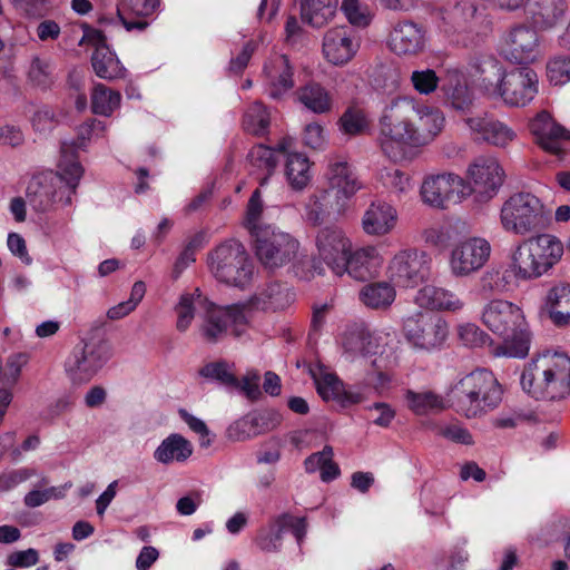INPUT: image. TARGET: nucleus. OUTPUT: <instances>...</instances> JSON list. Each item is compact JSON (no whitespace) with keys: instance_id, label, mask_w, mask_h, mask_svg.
Instances as JSON below:
<instances>
[{"instance_id":"1","label":"nucleus","mask_w":570,"mask_h":570,"mask_svg":"<svg viewBox=\"0 0 570 570\" xmlns=\"http://www.w3.org/2000/svg\"><path fill=\"white\" fill-rule=\"evenodd\" d=\"M445 127L442 110L413 96L392 99L380 117L379 141L392 160L403 159L406 147H424L433 142Z\"/></svg>"},{"instance_id":"2","label":"nucleus","mask_w":570,"mask_h":570,"mask_svg":"<svg viewBox=\"0 0 570 570\" xmlns=\"http://www.w3.org/2000/svg\"><path fill=\"white\" fill-rule=\"evenodd\" d=\"M106 129L104 121L90 119L78 127L76 139L61 142L57 170L37 174L28 184L27 197L37 210L46 212L55 205L66 207L72 204L85 173L77 150H85L90 142L102 138Z\"/></svg>"},{"instance_id":"3","label":"nucleus","mask_w":570,"mask_h":570,"mask_svg":"<svg viewBox=\"0 0 570 570\" xmlns=\"http://www.w3.org/2000/svg\"><path fill=\"white\" fill-rule=\"evenodd\" d=\"M468 72L481 94L508 107H524L539 91V78L533 69L518 67L508 70L490 55L473 58Z\"/></svg>"},{"instance_id":"4","label":"nucleus","mask_w":570,"mask_h":570,"mask_svg":"<svg viewBox=\"0 0 570 570\" xmlns=\"http://www.w3.org/2000/svg\"><path fill=\"white\" fill-rule=\"evenodd\" d=\"M482 323L503 342L492 351L497 357L524 358L530 351V333L523 311L505 299H492L482 309Z\"/></svg>"},{"instance_id":"5","label":"nucleus","mask_w":570,"mask_h":570,"mask_svg":"<svg viewBox=\"0 0 570 570\" xmlns=\"http://www.w3.org/2000/svg\"><path fill=\"white\" fill-rule=\"evenodd\" d=\"M525 393L537 400H562L570 396V357L544 352L529 362L520 377Z\"/></svg>"},{"instance_id":"6","label":"nucleus","mask_w":570,"mask_h":570,"mask_svg":"<svg viewBox=\"0 0 570 570\" xmlns=\"http://www.w3.org/2000/svg\"><path fill=\"white\" fill-rule=\"evenodd\" d=\"M456 411L468 419L494 410L502 401V389L488 370H476L461 377L449 392Z\"/></svg>"},{"instance_id":"7","label":"nucleus","mask_w":570,"mask_h":570,"mask_svg":"<svg viewBox=\"0 0 570 570\" xmlns=\"http://www.w3.org/2000/svg\"><path fill=\"white\" fill-rule=\"evenodd\" d=\"M542 202L530 193L510 196L500 210L502 228L514 235L524 236L542 228L547 223Z\"/></svg>"},{"instance_id":"8","label":"nucleus","mask_w":570,"mask_h":570,"mask_svg":"<svg viewBox=\"0 0 570 570\" xmlns=\"http://www.w3.org/2000/svg\"><path fill=\"white\" fill-rule=\"evenodd\" d=\"M539 29L529 22H520L509 28L500 39V56L515 65H529L541 57Z\"/></svg>"},{"instance_id":"9","label":"nucleus","mask_w":570,"mask_h":570,"mask_svg":"<svg viewBox=\"0 0 570 570\" xmlns=\"http://www.w3.org/2000/svg\"><path fill=\"white\" fill-rule=\"evenodd\" d=\"M111 346L104 338H89L73 348L66 362V372L75 383L89 382L110 360Z\"/></svg>"},{"instance_id":"10","label":"nucleus","mask_w":570,"mask_h":570,"mask_svg":"<svg viewBox=\"0 0 570 570\" xmlns=\"http://www.w3.org/2000/svg\"><path fill=\"white\" fill-rule=\"evenodd\" d=\"M264 205L261 190L256 189L248 200L245 216V226L255 240V249H282L298 247V240L289 233L283 232L272 225H259Z\"/></svg>"},{"instance_id":"11","label":"nucleus","mask_w":570,"mask_h":570,"mask_svg":"<svg viewBox=\"0 0 570 570\" xmlns=\"http://www.w3.org/2000/svg\"><path fill=\"white\" fill-rule=\"evenodd\" d=\"M403 332L406 341L414 348L434 351L445 343L449 326L440 316L416 313L404 320Z\"/></svg>"},{"instance_id":"12","label":"nucleus","mask_w":570,"mask_h":570,"mask_svg":"<svg viewBox=\"0 0 570 570\" xmlns=\"http://www.w3.org/2000/svg\"><path fill=\"white\" fill-rule=\"evenodd\" d=\"M417 240L425 247L440 249H490L487 239L470 235L462 226L451 223L424 227L419 233Z\"/></svg>"},{"instance_id":"13","label":"nucleus","mask_w":570,"mask_h":570,"mask_svg":"<svg viewBox=\"0 0 570 570\" xmlns=\"http://www.w3.org/2000/svg\"><path fill=\"white\" fill-rule=\"evenodd\" d=\"M245 305L235 304L229 306H216L208 304L206 314L200 327L202 335L206 341L215 343L220 340L228 330L235 336H240L247 326L248 317Z\"/></svg>"},{"instance_id":"14","label":"nucleus","mask_w":570,"mask_h":570,"mask_svg":"<svg viewBox=\"0 0 570 570\" xmlns=\"http://www.w3.org/2000/svg\"><path fill=\"white\" fill-rule=\"evenodd\" d=\"M250 252H209L208 265L214 276L227 285L245 287L254 275Z\"/></svg>"},{"instance_id":"15","label":"nucleus","mask_w":570,"mask_h":570,"mask_svg":"<svg viewBox=\"0 0 570 570\" xmlns=\"http://www.w3.org/2000/svg\"><path fill=\"white\" fill-rule=\"evenodd\" d=\"M424 204L444 208L449 202H460L470 194V187L455 174H441L424 179L420 190Z\"/></svg>"},{"instance_id":"16","label":"nucleus","mask_w":570,"mask_h":570,"mask_svg":"<svg viewBox=\"0 0 570 570\" xmlns=\"http://www.w3.org/2000/svg\"><path fill=\"white\" fill-rule=\"evenodd\" d=\"M326 264L336 275L347 273L357 281L373 277L382 263L376 252H330Z\"/></svg>"},{"instance_id":"17","label":"nucleus","mask_w":570,"mask_h":570,"mask_svg":"<svg viewBox=\"0 0 570 570\" xmlns=\"http://www.w3.org/2000/svg\"><path fill=\"white\" fill-rule=\"evenodd\" d=\"M79 45L95 47L91 65L95 73L106 80H115L125 76L126 69L106 43V37L100 30L83 27V36Z\"/></svg>"},{"instance_id":"18","label":"nucleus","mask_w":570,"mask_h":570,"mask_svg":"<svg viewBox=\"0 0 570 570\" xmlns=\"http://www.w3.org/2000/svg\"><path fill=\"white\" fill-rule=\"evenodd\" d=\"M463 121L475 140L497 148L508 147L518 137L512 127L489 114L470 116Z\"/></svg>"},{"instance_id":"19","label":"nucleus","mask_w":570,"mask_h":570,"mask_svg":"<svg viewBox=\"0 0 570 570\" xmlns=\"http://www.w3.org/2000/svg\"><path fill=\"white\" fill-rule=\"evenodd\" d=\"M438 14L441 21L439 28L449 37L456 36L455 41L465 42L466 39L475 33L479 17L473 4L458 2L441 8Z\"/></svg>"},{"instance_id":"20","label":"nucleus","mask_w":570,"mask_h":570,"mask_svg":"<svg viewBox=\"0 0 570 570\" xmlns=\"http://www.w3.org/2000/svg\"><path fill=\"white\" fill-rule=\"evenodd\" d=\"M358 49L360 40L356 33L347 26L332 28L323 37V56L334 66H344L350 62Z\"/></svg>"},{"instance_id":"21","label":"nucleus","mask_w":570,"mask_h":570,"mask_svg":"<svg viewBox=\"0 0 570 570\" xmlns=\"http://www.w3.org/2000/svg\"><path fill=\"white\" fill-rule=\"evenodd\" d=\"M389 271L391 278L401 285L415 286L428 277L430 258L426 252H397Z\"/></svg>"},{"instance_id":"22","label":"nucleus","mask_w":570,"mask_h":570,"mask_svg":"<svg viewBox=\"0 0 570 570\" xmlns=\"http://www.w3.org/2000/svg\"><path fill=\"white\" fill-rule=\"evenodd\" d=\"M325 177L328 185L325 190L331 193L338 207H343L361 187L351 165L341 156L328 159Z\"/></svg>"},{"instance_id":"23","label":"nucleus","mask_w":570,"mask_h":570,"mask_svg":"<svg viewBox=\"0 0 570 570\" xmlns=\"http://www.w3.org/2000/svg\"><path fill=\"white\" fill-rule=\"evenodd\" d=\"M468 177L471 189L492 197L503 183L504 171L494 156H479L469 166Z\"/></svg>"},{"instance_id":"24","label":"nucleus","mask_w":570,"mask_h":570,"mask_svg":"<svg viewBox=\"0 0 570 570\" xmlns=\"http://www.w3.org/2000/svg\"><path fill=\"white\" fill-rule=\"evenodd\" d=\"M521 7L527 22L540 31L554 29L568 12L567 0H523Z\"/></svg>"},{"instance_id":"25","label":"nucleus","mask_w":570,"mask_h":570,"mask_svg":"<svg viewBox=\"0 0 570 570\" xmlns=\"http://www.w3.org/2000/svg\"><path fill=\"white\" fill-rule=\"evenodd\" d=\"M563 252H513L511 266L515 277L534 279L549 273L562 258Z\"/></svg>"},{"instance_id":"26","label":"nucleus","mask_w":570,"mask_h":570,"mask_svg":"<svg viewBox=\"0 0 570 570\" xmlns=\"http://www.w3.org/2000/svg\"><path fill=\"white\" fill-rule=\"evenodd\" d=\"M530 131L537 144L548 153L559 155L570 140V131L557 124L547 111H540L530 122Z\"/></svg>"},{"instance_id":"27","label":"nucleus","mask_w":570,"mask_h":570,"mask_svg":"<svg viewBox=\"0 0 570 570\" xmlns=\"http://www.w3.org/2000/svg\"><path fill=\"white\" fill-rule=\"evenodd\" d=\"M441 89L446 102L456 111L466 112L471 109L474 95L468 86V77L459 67H448Z\"/></svg>"},{"instance_id":"28","label":"nucleus","mask_w":570,"mask_h":570,"mask_svg":"<svg viewBox=\"0 0 570 570\" xmlns=\"http://www.w3.org/2000/svg\"><path fill=\"white\" fill-rule=\"evenodd\" d=\"M293 68L284 55L272 56L264 66V79L268 96L281 99L294 87Z\"/></svg>"},{"instance_id":"29","label":"nucleus","mask_w":570,"mask_h":570,"mask_svg":"<svg viewBox=\"0 0 570 570\" xmlns=\"http://www.w3.org/2000/svg\"><path fill=\"white\" fill-rule=\"evenodd\" d=\"M281 421L282 416L276 411L250 413L232 424L228 433L236 440H245L275 430Z\"/></svg>"},{"instance_id":"30","label":"nucleus","mask_w":570,"mask_h":570,"mask_svg":"<svg viewBox=\"0 0 570 570\" xmlns=\"http://www.w3.org/2000/svg\"><path fill=\"white\" fill-rule=\"evenodd\" d=\"M397 217L393 205L382 200L373 202L363 215L362 227L367 235L383 236L394 229Z\"/></svg>"},{"instance_id":"31","label":"nucleus","mask_w":570,"mask_h":570,"mask_svg":"<svg viewBox=\"0 0 570 570\" xmlns=\"http://www.w3.org/2000/svg\"><path fill=\"white\" fill-rule=\"evenodd\" d=\"M389 48L396 55H415L424 47V35L413 22H400L390 33Z\"/></svg>"},{"instance_id":"32","label":"nucleus","mask_w":570,"mask_h":570,"mask_svg":"<svg viewBox=\"0 0 570 570\" xmlns=\"http://www.w3.org/2000/svg\"><path fill=\"white\" fill-rule=\"evenodd\" d=\"M293 302L294 294L287 285L271 283L257 292L248 304L257 309L278 311L288 307Z\"/></svg>"},{"instance_id":"33","label":"nucleus","mask_w":570,"mask_h":570,"mask_svg":"<svg viewBox=\"0 0 570 570\" xmlns=\"http://www.w3.org/2000/svg\"><path fill=\"white\" fill-rule=\"evenodd\" d=\"M415 301L422 307L438 311L456 312L464 306L463 301L455 293L433 285L421 288L415 296Z\"/></svg>"},{"instance_id":"34","label":"nucleus","mask_w":570,"mask_h":570,"mask_svg":"<svg viewBox=\"0 0 570 570\" xmlns=\"http://www.w3.org/2000/svg\"><path fill=\"white\" fill-rule=\"evenodd\" d=\"M193 451V444L186 438L171 433L157 446L154 459L163 464L181 463L191 456Z\"/></svg>"},{"instance_id":"35","label":"nucleus","mask_w":570,"mask_h":570,"mask_svg":"<svg viewBox=\"0 0 570 570\" xmlns=\"http://www.w3.org/2000/svg\"><path fill=\"white\" fill-rule=\"evenodd\" d=\"M546 306L549 317L557 326L570 324V284L559 283L548 291Z\"/></svg>"},{"instance_id":"36","label":"nucleus","mask_w":570,"mask_h":570,"mask_svg":"<svg viewBox=\"0 0 570 570\" xmlns=\"http://www.w3.org/2000/svg\"><path fill=\"white\" fill-rule=\"evenodd\" d=\"M396 291L389 282L365 284L358 292L360 302L370 309L385 311L395 301Z\"/></svg>"},{"instance_id":"37","label":"nucleus","mask_w":570,"mask_h":570,"mask_svg":"<svg viewBox=\"0 0 570 570\" xmlns=\"http://www.w3.org/2000/svg\"><path fill=\"white\" fill-rule=\"evenodd\" d=\"M298 101L314 114H326L332 110L333 97L331 92L317 82H309L297 91Z\"/></svg>"},{"instance_id":"38","label":"nucleus","mask_w":570,"mask_h":570,"mask_svg":"<svg viewBox=\"0 0 570 570\" xmlns=\"http://www.w3.org/2000/svg\"><path fill=\"white\" fill-rule=\"evenodd\" d=\"M288 520L286 515H278L261 528L254 539L255 546L265 553L278 552L283 543L284 525Z\"/></svg>"},{"instance_id":"39","label":"nucleus","mask_w":570,"mask_h":570,"mask_svg":"<svg viewBox=\"0 0 570 570\" xmlns=\"http://www.w3.org/2000/svg\"><path fill=\"white\" fill-rule=\"evenodd\" d=\"M285 174L292 188L301 190L311 181V163L302 153H287Z\"/></svg>"},{"instance_id":"40","label":"nucleus","mask_w":570,"mask_h":570,"mask_svg":"<svg viewBox=\"0 0 570 570\" xmlns=\"http://www.w3.org/2000/svg\"><path fill=\"white\" fill-rule=\"evenodd\" d=\"M405 400L409 409L416 415H426L446 409L444 399L432 391L414 392L407 390Z\"/></svg>"},{"instance_id":"41","label":"nucleus","mask_w":570,"mask_h":570,"mask_svg":"<svg viewBox=\"0 0 570 570\" xmlns=\"http://www.w3.org/2000/svg\"><path fill=\"white\" fill-rule=\"evenodd\" d=\"M338 0H311L302 4V18L314 28H321L335 16Z\"/></svg>"},{"instance_id":"42","label":"nucleus","mask_w":570,"mask_h":570,"mask_svg":"<svg viewBox=\"0 0 570 570\" xmlns=\"http://www.w3.org/2000/svg\"><path fill=\"white\" fill-rule=\"evenodd\" d=\"M489 261V252H451L450 267L455 276H468Z\"/></svg>"},{"instance_id":"43","label":"nucleus","mask_w":570,"mask_h":570,"mask_svg":"<svg viewBox=\"0 0 570 570\" xmlns=\"http://www.w3.org/2000/svg\"><path fill=\"white\" fill-rule=\"evenodd\" d=\"M341 208L342 207L336 205L335 198L331 193L324 189L311 195L306 199L304 204V216L308 222L318 224L331 209L340 210Z\"/></svg>"},{"instance_id":"44","label":"nucleus","mask_w":570,"mask_h":570,"mask_svg":"<svg viewBox=\"0 0 570 570\" xmlns=\"http://www.w3.org/2000/svg\"><path fill=\"white\" fill-rule=\"evenodd\" d=\"M291 147V140H284L275 149L264 145L253 147L248 154L249 161L254 167L272 174L278 164V154H286Z\"/></svg>"},{"instance_id":"45","label":"nucleus","mask_w":570,"mask_h":570,"mask_svg":"<svg viewBox=\"0 0 570 570\" xmlns=\"http://www.w3.org/2000/svg\"><path fill=\"white\" fill-rule=\"evenodd\" d=\"M206 299L203 297L200 291L196 288L193 293L183 294L177 303L175 311L177 314L176 327L179 332H185L190 326L195 311L197 307L203 306Z\"/></svg>"},{"instance_id":"46","label":"nucleus","mask_w":570,"mask_h":570,"mask_svg":"<svg viewBox=\"0 0 570 570\" xmlns=\"http://www.w3.org/2000/svg\"><path fill=\"white\" fill-rule=\"evenodd\" d=\"M513 267L490 269L482 276V288L490 293H508L517 287Z\"/></svg>"},{"instance_id":"47","label":"nucleus","mask_w":570,"mask_h":570,"mask_svg":"<svg viewBox=\"0 0 570 570\" xmlns=\"http://www.w3.org/2000/svg\"><path fill=\"white\" fill-rule=\"evenodd\" d=\"M121 96L118 91L97 83L91 92V109L96 115L109 117L119 108Z\"/></svg>"},{"instance_id":"48","label":"nucleus","mask_w":570,"mask_h":570,"mask_svg":"<svg viewBox=\"0 0 570 570\" xmlns=\"http://www.w3.org/2000/svg\"><path fill=\"white\" fill-rule=\"evenodd\" d=\"M269 124V111L261 101H254L245 110L243 127L247 132L263 135L268 130Z\"/></svg>"},{"instance_id":"49","label":"nucleus","mask_w":570,"mask_h":570,"mask_svg":"<svg viewBox=\"0 0 570 570\" xmlns=\"http://www.w3.org/2000/svg\"><path fill=\"white\" fill-rule=\"evenodd\" d=\"M379 178L386 189L397 196L407 194L413 188L411 178L396 168H383Z\"/></svg>"},{"instance_id":"50","label":"nucleus","mask_w":570,"mask_h":570,"mask_svg":"<svg viewBox=\"0 0 570 570\" xmlns=\"http://www.w3.org/2000/svg\"><path fill=\"white\" fill-rule=\"evenodd\" d=\"M410 83L419 95L430 96L438 89L440 78L433 69H417L411 72Z\"/></svg>"},{"instance_id":"51","label":"nucleus","mask_w":570,"mask_h":570,"mask_svg":"<svg viewBox=\"0 0 570 570\" xmlns=\"http://www.w3.org/2000/svg\"><path fill=\"white\" fill-rule=\"evenodd\" d=\"M199 374L209 380L219 382L225 386H238V380L232 372V366L226 362H214L204 365Z\"/></svg>"},{"instance_id":"52","label":"nucleus","mask_w":570,"mask_h":570,"mask_svg":"<svg viewBox=\"0 0 570 570\" xmlns=\"http://www.w3.org/2000/svg\"><path fill=\"white\" fill-rule=\"evenodd\" d=\"M317 249H351L352 243L338 228L322 229L316 237Z\"/></svg>"},{"instance_id":"53","label":"nucleus","mask_w":570,"mask_h":570,"mask_svg":"<svg viewBox=\"0 0 570 570\" xmlns=\"http://www.w3.org/2000/svg\"><path fill=\"white\" fill-rule=\"evenodd\" d=\"M547 77L551 85L562 86L570 81V56H557L547 63Z\"/></svg>"},{"instance_id":"54","label":"nucleus","mask_w":570,"mask_h":570,"mask_svg":"<svg viewBox=\"0 0 570 570\" xmlns=\"http://www.w3.org/2000/svg\"><path fill=\"white\" fill-rule=\"evenodd\" d=\"M316 390L320 396L325 400H341L343 394V384L336 375L323 373L320 376L314 375Z\"/></svg>"},{"instance_id":"55","label":"nucleus","mask_w":570,"mask_h":570,"mask_svg":"<svg viewBox=\"0 0 570 570\" xmlns=\"http://www.w3.org/2000/svg\"><path fill=\"white\" fill-rule=\"evenodd\" d=\"M341 129L347 135L363 134L367 127L368 121L365 114L355 108H348L340 119Z\"/></svg>"},{"instance_id":"56","label":"nucleus","mask_w":570,"mask_h":570,"mask_svg":"<svg viewBox=\"0 0 570 570\" xmlns=\"http://www.w3.org/2000/svg\"><path fill=\"white\" fill-rule=\"evenodd\" d=\"M458 335L462 344L468 347H482L490 344L492 340L479 326L472 323H465L458 327Z\"/></svg>"},{"instance_id":"57","label":"nucleus","mask_w":570,"mask_h":570,"mask_svg":"<svg viewBox=\"0 0 570 570\" xmlns=\"http://www.w3.org/2000/svg\"><path fill=\"white\" fill-rule=\"evenodd\" d=\"M342 11L348 22L356 27H366L371 21V14L366 6L358 0H343Z\"/></svg>"},{"instance_id":"58","label":"nucleus","mask_w":570,"mask_h":570,"mask_svg":"<svg viewBox=\"0 0 570 570\" xmlns=\"http://www.w3.org/2000/svg\"><path fill=\"white\" fill-rule=\"evenodd\" d=\"M35 475L28 468L4 471L0 474V493L8 492Z\"/></svg>"},{"instance_id":"59","label":"nucleus","mask_w":570,"mask_h":570,"mask_svg":"<svg viewBox=\"0 0 570 570\" xmlns=\"http://www.w3.org/2000/svg\"><path fill=\"white\" fill-rule=\"evenodd\" d=\"M304 144L312 149H322L327 144V135L324 127L318 122H311L305 126L303 132Z\"/></svg>"},{"instance_id":"60","label":"nucleus","mask_w":570,"mask_h":570,"mask_svg":"<svg viewBox=\"0 0 570 570\" xmlns=\"http://www.w3.org/2000/svg\"><path fill=\"white\" fill-rule=\"evenodd\" d=\"M179 414H180V417L188 425V428L193 432L198 434L200 446L202 448L209 446L212 444V438H210V432H209L206 423L203 420L189 414L186 410H180Z\"/></svg>"},{"instance_id":"61","label":"nucleus","mask_w":570,"mask_h":570,"mask_svg":"<svg viewBox=\"0 0 570 570\" xmlns=\"http://www.w3.org/2000/svg\"><path fill=\"white\" fill-rule=\"evenodd\" d=\"M51 65L48 60L35 58L31 61L29 77L37 86H48L50 83Z\"/></svg>"},{"instance_id":"62","label":"nucleus","mask_w":570,"mask_h":570,"mask_svg":"<svg viewBox=\"0 0 570 570\" xmlns=\"http://www.w3.org/2000/svg\"><path fill=\"white\" fill-rule=\"evenodd\" d=\"M294 273L303 279H309L315 274H322L323 267L322 262L317 259L316 257L308 258L307 256L305 259H296V262L293 265Z\"/></svg>"},{"instance_id":"63","label":"nucleus","mask_w":570,"mask_h":570,"mask_svg":"<svg viewBox=\"0 0 570 570\" xmlns=\"http://www.w3.org/2000/svg\"><path fill=\"white\" fill-rule=\"evenodd\" d=\"M524 246L529 247V249H561L562 243L561 240L550 233H541L535 234L534 236L529 237L524 242Z\"/></svg>"},{"instance_id":"64","label":"nucleus","mask_w":570,"mask_h":570,"mask_svg":"<svg viewBox=\"0 0 570 570\" xmlns=\"http://www.w3.org/2000/svg\"><path fill=\"white\" fill-rule=\"evenodd\" d=\"M39 561L38 551L33 548L14 551L8 556L7 562L11 567L28 568L37 564Z\"/></svg>"}]
</instances>
